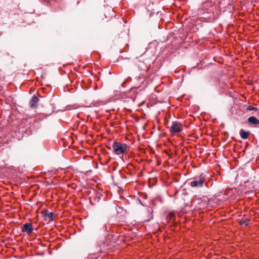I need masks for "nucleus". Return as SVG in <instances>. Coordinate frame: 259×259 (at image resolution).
Masks as SVG:
<instances>
[{
  "instance_id": "nucleus-9",
  "label": "nucleus",
  "mask_w": 259,
  "mask_h": 259,
  "mask_svg": "<svg viewBox=\"0 0 259 259\" xmlns=\"http://www.w3.org/2000/svg\"><path fill=\"white\" fill-rule=\"evenodd\" d=\"M250 133L249 132H246L243 129L240 131V135L242 139H246L248 138Z\"/></svg>"
},
{
  "instance_id": "nucleus-5",
  "label": "nucleus",
  "mask_w": 259,
  "mask_h": 259,
  "mask_svg": "<svg viewBox=\"0 0 259 259\" xmlns=\"http://www.w3.org/2000/svg\"><path fill=\"white\" fill-rule=\"evenodd\" d=\"M43 216L46 221L50 222L53 221L55 217V214L53 212H48V211H45L43 213Z\"/></svg>"
},
{
  "instance_id": "nucleus-4",
  "label": "nucleus",
  "mask_w": 259,
  "mask_h": 259,
  "mask_svg": "<svg viewBox=\"0 0 259 259\" xmlns=\"http://www.w3.org/2000/svg\"><path fill=\"white\" fill-rule=\"evenodd\" d=\"M22 231L28 234L31 233L33 231L32 224L30 223H26L24 224L22 227Z\"/></svg>"
},
{
  "instance_id": "nucleus-2",
  "label": "nucleus",
  "mask_w": 259,
  "mask_h": 259,
  "mask_svg": "<svg viewBox=\"0 0 259 259\" xmlns=\"http://www.w3.org/2000/svg\"><path fill=\"white\" fill-rule=\"evenodd\" d=\"M182 125L181 123L177 121L172 122L169 131L171 134L174 135L177 133H180L182 131Z\"/></svg>"
},
{
  "instance_id": "nucleus-1",
  "label": "nucleus",
  "mask_w": 259,
  "mask_h": 259,
  "mask_svg": "<svg viewBox=\"0 0 259 259\" xmlns=\"http://www.w3.org/2000/svg\"><path fill=\"white\" fill-rule=\"evenodd\" d=\"M113 148L114 153L119 155L126 152L127 146L125 143L115 141L113 144Z\"/></svg>"
},
{
  "instance_id": "nucleus-7",
  "label": "nucleus",
  "mask_w": 259,
  "mask_h": 259,
  "mask_svg": "<svg viewBox=\"0 0 259 259\" xmlns=\"http://www.w3.org/2000/svg\"><path fill=\"white\" fill-rule=\"evenodd\" d=\"M38 101V98L36 96H33L29 102L30 107L32 108H35Z\"/></svg>"
},
{
  "instance_id": "nucleus-3",
  "label": "nucleus",
  "mask_w": 259,
  "mask_h": 259,
  "mask_svg": "<svg viewBox=\"0 0 259 259\" xmlns=\"http://www.w3.org/2000/svg\"><path fill=\"white\" fill-rule=\"evenodd\" d=\"M205 181V178L201 175L199 178L196 179L191 182L192 187L201 188L203 186Z\"/></svg>"
},
{
  "instance_id": "nucleus-6",
  "label": "nucleus",
  "mask_w": 259,
  "mask_h": 259,
  "mask_svg": "<svg viewBox=\"0 0 259 259\" xmlns=\"http://www.w3.org/2000/svg\"><path fill=\"white\" fill-rule=\"evenodd\" d=\"M202 9H204L207 11V13H208L211 11L212 9V4L210 1H207L203 3L202 5Z\"/></svg>"
},
{
  "instance_id": "nucleus-10",
  "label": "nucleus",
  "mask_w": 259,
  "mask_h": 259,
  "mask_svg": "<svg viewBox=\"0 0 259 259\" xmlns=\"http://www.w3.org/2000/svg\"><path fill=\"white\" fill-rule=\"evenodd\" d=\"M240 224L241 225H247V223L246 222V221H240Z\"/></svg>"
},
{
  "instance_id": "nucleus-11",
  "label": "nucleus",
  "mask_w": 259,
  "mask_h": 259,
  "mask_svg": "<svg viewBox=\"0 0 259 259\" xmlns=\"http://www.w3.org/2000/svg\"><path fill=\"white\" fill-rule=\"evenodd\" d=\"M247 109L249 110H251L253 109V108L252 106H249L248 107Z\"/></svg>"
},
{
  "instance_id": "nucleus-8",
  "label": "nucleus",
  "mask_w": 259,
  "mask_h": 259,
  "mask_svg": "<svg viewBox=\"0 0 259 259\" xmlns=\"http://www.w3.org/2000/svg\"><path fill=\"white\" fill-rule=\"evenodd\" d=\"M248 121L249 123L251 124H254V125H258L259 124V120L257 118H256L254 116H251V117H249L248 119Z\"/></svg>"
}]
</instances>
